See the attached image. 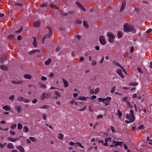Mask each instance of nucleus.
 Segmentation results:
<instances>
[{
  "label": "nucleus",
  "mask_w": 152,
  "mask_h": 152,
  "mask_svg": "<svg viewBox=\"0 0 152 152\" xmlns=\"http://www.w3.org/2000/svg\"><path fill=\"white\" fill-rule=\"evenodd\" d=\"M124 31L125 32H132L134 34H135L136 30L134 26L129 23H126L124 26Z\"/></svg>",
  "instance_id": "nucleus-1"
},
{
  "label": "nucleus",
  "mask_w": 152,
  "mask_h": 152,
  "mask_svg": "<svg viewBox=\"0 0 152 152\" xmlns=\"http://www.w3.org/2000/svg\"><path fill=\"white\" fill-rule=\"evenodd\" d=\"M126 118L128 120L125 121L127 123H129L133 122L135 120V117L133 111L132 110H130L129 114H127L126 115Z\"/></svg>",
  "instance_id": "nucleus-2"
},
{
  "label": "nucleus",
  "mask_w": 152,
  "mask_h": 152,
  "mask_svg": "<svg viewBox=\"0 0 152 152\" xmlns=\"http://www.w3.org/2000/svg\"><path fill=\"white\" fill-rule=\"evenodd\" d=\"M47 28L49 31V33L47 35L44 36L42 38V44L44 43L45 39L49 38L52 34L53 31L51 28L49 26H48L47 27Z\"/></svg>",
  "instance_id": "nucleus-3"
},
{
  "label": "nucleus",
  "mask_w": 152,
  "mask_h": 152,
  "mask_svg": "<svg viewBox=\"0 0 152 152\" xmlns=\"http://www.w3.org/2000/svg\"><path fill=\"white\" fill-rule=\"evenodd\" d=\"M51 96V95L49 94H47L45 92H43L41 95V100H44L49 99Z\"/></svg>",
  "instance_id": "nucleus-4"
},
{
  "label": "nucleus",
  "mask_w": 152,
  "mask_h": 152,
  "mask_svg": "<svg viewBox=\"0 0 152 152\" xmlns=\"http://www.w3.org/2000/svg\"><path fill=\"white\" fill-rule=\"evenodd\" d=\"M99 41L100 43L102 45L106 44V41L103 35H101L99 37Z\"/></svg>",
  "instance_id": "nucleus-5"
},
{
  "label": "nucleus",
  "mask_w": 152,
  "mask_h": 152,
  "mask_svg": "<svg viewBox=\"0 0 152 152\" xmlns=\"http://www.w3.org/2000/svg\"><path fill=\"white\" fill-rule=\"evenodd\" d=\"M117 73L122 78H124V75L122 73V70L121 69H118L116 70Z\"/></svg>",
  "instance_id": "nucleus-6"
},
{
  "label": "nucleus",
  "mask_w": 152,
  "mask_h": 152,
  "mask_svg": "<svg viewBox=\"0 0 152 152\" xmlns=\"http://www.w3.org/2000/svg\"><path fill=\"white\" fill-rule=\"evenodd\" d=\"M23 83V80H12V84H21Z\"/></svg>",
  "instance_id": "nucleus-7"
},
{
  "label": "nucleus",
  "mask_w": 152,
  "mask_h": 152,
  "mask_svg": "<svg viewBox=\"0 0 152 152\" xmlns=\"http://www.w3.org/2000/svg\"><path fill=\"white\" fill-rule=\"evenodd\" d=\"M76 4L83 11H86V9L83 7L82 4L78 1L76 2Z\"/></svg>",
  "instance_id": "nucleus-8"
},
{
  "label": "nucleus",
  "mask_w": 152,
  "mask_h": 152,
  "mask_svg": "<svg viewBox=\"0 0 152 152\" xmlns=\"http://www.w3.org/2000/svg\"><path fill=\"white\" fill-rule=\"evenodd\" d=\"M20 152H25V151L23 147L19 145L16 147Z\"/></svg>",
  "instance_id": "nucleus-9"
},
{
  "label": "nucleus",
  "mask_w": 152,
  "mask_h": 152,
  "mask_svg": "<svg viewBox=\"0 0 152 152\" xmlns=\"http://www.w3.org/2000/svg\"><path fill=\"white\" fill-rule=\"evenodd\" d=\"M126 2L125 1H124L122 2L120 10L121 11H122L124 10V8L126 5Z\"/></svg>",
  "instance_id": "nucleus-10"
},
{
  "label": "nucleus",
  "mask_w": 152,
  "mask_h": 152,
  "mask_svg": "<svg viewBox=\"0 0 152 152\" xmlns=\"http://www.w3.org/2000/svg\"><path fill=\"white\" fill-rule=\"evenodd\" d=\"M64 86L65 87H67L69 86V85L68 82L65 79H63L62 80Z\"/></svg>",
  "instance_id": "nucleus-11"
},
{
  "label": "nucleus",
  "mask_w": 152,
  "mask_h": 152,
  "mask_svg": "<svg viewBox=\"0 0 152 152\" xmlns=\"http://www.w3.org/2000/svg\"><path fill=\"white\" fill-rule=\"evenodd\" d=\"M41 22L39 20H37L34 22V26L37 28L39 27L40 24Z\"/></svg>",
  "instance_id": "nucleus-12"
},
{
  "label": "nucleus",
  "mask_w": 152,
  "mask_h": 152,
  "mask_svg": "<svg viewBox=\"0 0 152 152\" xmlns=\"http://www.w3.org/2000/svg\"><path fill=\"white\" fill-rule=\"evenodd\" d=\"M122 100L125 103H128L129 102V97L128 96H125L123 97Z\"/></svg>",
  "instance_id": "nucleus-13"
},
{
  "label": "nucleus",
  "mask_w": 152,
  "mask_h": 152,
  "mask_svg": "<svg viewBox=\"0 0 152 152\" xmlns=\"http://www.w3.org/2000/svg\"><path fill=\"white\" fill-rule=\"evenodd\" d=\"M8 148L10 149L14 148V146L12 143H10L7 145Z\"/></svg>",
  "instance_id": "nucleus-14"
},
{
  "label": "nucleus",
  "mask_w": 152,
  "mask_h": 152,
  "mask_svg": "<svg viewBox=\"0 0 152 152\" xmlns=\"http://www.w3.org/2000/svg\"><path fill=\"white\" fill-rule=\"evenodd\" d=\"M15 109L17 110L18 113H20L22 111V108L20 106H17L15 107Z\"/></svg>",
  "instance_id": "nucleus-15"
},
{
  "label": "nucleus",
  "mask_w": 152,
  "mask_h": 152,
  "mask_svg": "<svg viewBox=\"0 0 152 152\" xmlns=\"http://www.w3.org/2000/svg\"><path fill=\"white\" fill-rule=\"evenodd\" d=\"M2 108L6 111H9L10 110V107L7 105L4 106Z\"/></svg>",
  "instance_id": "nucleus-16"
},
{
  "label": "nucleus",
  "mask_w": 152,
  "mask_h": 152,
  "mask_svg": "<svg viewBox=\"0 0 152 152\" xmlns=\"http://www.w3.org/2000/svg\"><path fill=\"white\" fill-rule=\"evenodd\" d=\"M28 128L27 126H24L23 127V132H28Z\"/></svg>",
  "instance_id": "nucleus-17"
},
{
  "label": "nucleus",
  "mask_w": 152,
  "mask_h": 152,
  "mask_svg": "<svg viewBox=\"0 0 152 152\" xmlns=\"http://www.w3.org/2000/svg\"><path fill=\"white\" fill-rule=\"evenodd\" d=\"M0 68L3 70H7L8 69V67L6 65H1L0 66Z\"/></svg>",
  "instance_id": "nucleus-18"
},
{
  "label": "nucleus",
  "mask_w": 152,
  "mask_h": 152,
  "mask_svg": "<svg viewBox=\"0 0 152 152\" xmlns=\"http://www.w3.org/2000/svg\"><path fill=\"white\" fill-rule=\"evenodd\" d=\"M88 98H89V97H86L84 96H80L79 97V99L80 100H86Z\"/></svg>",
  "instance_id": "nucleus-19"
},
{
  "label": "nucleus",
  "mask_w": 152,
  "mask_h": 152,
  "mask_svg": "<svg viewBox=\"0 0 152 152\" xmlns=\"http://www.w3.org/2000/svg\"><path fill=\"white\" fill-rule=\"evenodd\" d=\"M50 6L51 7L54 8L55 9H58V8L57 6L53 3H50Z\"/></svg>",
  "instance_id": "nucleus-20"
},
{
  "label": "nucleus",
  "mask_w": 152,
  "mask_h": 152,
  "mask_svg": "<svg viewBox=\"0 0 152 152\" xmlns=\"http://www.w3.org/2000/svg\"><path fill=\"white\" fill-rule=\"evenodd\" d=\"M52 60L51 58H48L47 61H46L45 62V64L46 65H49L51 62Z\"/></svg>",
  "instance_id": "nucleus-21"
},
{
  "label": "nucleus",
  "mask_w": 152,
  "mask_h": 152,
  "mask_svg": "<svg viewBox=\"0 0 152 152\" xmlns=\"http://www.w3.org/2000/svg\"><path fill=\"white\" fill-rule=\"evenodd\" d=\"M24 77L25 78L30 79L31 78V76L29 74H26L24 75Z\"/></svg>",
  "instance_id": "nucleus-22"
},
{
  "label": "nucleus",
  "mask_w": 152,
  "mask_h": 152,
  "mask_svg": "<svg viewBox=\"0 0 152 152\" xmlns=\"http://www.w3.org/2000/svg\"><path fill=\"white\" fill-rule=\"evenodd\" d=\"M107 36H109V38H115V37L114 35L111 33H108Z\"/></svg>",
  "instance_id": "nucleus-23"
},
{
  "label": "nucleus",
  "mask_w": 152,
  "mask_h": 152,
  "mask_svg": "<svg viewBox=\"0 0 152 152\" xmlns=\"http://www.w3.org/2000/svg\"><path fill=\"white\" fill-rule=\"evenodd\" d=\"M7 139L9 140V141L12 142H15L16 141V139L14 138H12L11 137H7Z\"/></svg>",
  "instance_id": "nucleus-24"
},
{
  "label": "nucleus",
  "mask_w": 152,
  "mask_h": 152,
  "mask_svg": "<svg viewBox=\"0 0 152 152\" xmlns=\"http://www.w3.org/2000/svg\"><path fill=\"white\" fill-rule=\"evenodd\" d=\"M118 36L119 38H121L123 36L122 32L121 31H119L118 33Z\"/></svg>",
  "instance_id": "nucleus-25"
},
{
  "label": "nucleus",
  "mask_w": 152,
  "mask_h": 152,
  "mask_svg": "<svg viewBox=\"0 0 152 152\" xmlns=\"http://www.w3.org/2000/svg\"><path fill=\"white\" fill-rule=\"evenodd\" d=\"M58 135V138L60 140H63L64 138V135L61 133H59Z\"/></svg>",
  "instance_id": "nucleus-26"
},
{
  "label": "nucleus",
  "mask_w": 152,
  "mask_h": 152,
  "mask_svg": "<svg viewBox=\"0 0 152 152\" xmlns=\"http://www.w3.org/2000/svg\"><path fill=\"white\" fill-rule=\"evenodd\" d=\"M29 139L33 142H36L37 141V140L35 138L33 137H29Z\"/></svg>",
  "instance_id": "nucleus-27"
},
{
  "label": "nucleus",
  "mask_w": 152,
  "mask_h": 152,
  "mask_svg": "<svg viewBox=\"0 0 152 152\" xmlns=\"http://www.w3.org/2000/svg\"><path fill=\"white\" fill-rule=\"evenodd\" d=\"M105 101L107 102H108L110 103V101L111 99V98L110 97H107L106 98L104 99Z\"/></svg>",
  "instance_id": "nucleus-28"
},
{
  "label": "nucleus",
  "mask_w": 152,
  "mask_h": 152,
  "mask_svg": "<svg viewBox=\"0 0 152 152\" xmlns=\"http://www.w3.org/2000/svg\"><path fill=\"white\" fill-rule=\"evenodd\" d=\"M18 100L20 102H23L24 100V98L22 96H19L18 97Z\"/></svg>",
  "instance_id": "nucleus-29"
},
{
  "label": "nucleus",
  "mask_w": 152,
  "mask_h": 152,
  "mask_svg": "<svg viewBox=\"0 0 152 152\" xmlns=\"http://www.w3.org/2000/svg\"><path fill=\"white\" fill-rule=\"evenodd\" d=\"M23 29V27L21 26V27L18 30L16 31L15 32V33L16 34H18L20 32L22 31Z\"/></svg>",
  "instance_id": "nucleus-30"
},
{
  "label": "nucleus",
  "mask_w": 152,
  "mask_h": 152,
  "mask_svg": "<svg viewBox=\"0 0 152 152\" xmlns=\"http://www.w3.org/2000/svg\"><path fill=\"white\" fill-rule=\"evenodd\" d=\"M99 101L101 102H102L104 103H105L106 102H105L104 99H103L101 98H99L98 99Z\"/></svg>",
  "instance_id": "nucleus-31"
},
{
  "label": "nucleus",
  "mask_w": 152,
  "mask_h": 152,
  "mask_svg": "<svg viewBox=\"0 0 152 152\" xmlns=\"http://www.w3.org/2000/svg\"><path fill=\"white\" fill-rule=\"evenodd\" d=\"M83 25L86 28H88L89 25L86 23V22L84 21L83 22Z\"/></svg>",
  "instance_id": "nucleus-32"
},
{
  "label": "nucleus",
  "mask_w": 152,
  "mask_h": 152,
  "mask_svg": "<svg viewBox=\"0 0 152 152\" xmlns=\"http://www.w3.org/2000/svg\"><path fill=\"white\" fill-rule=\"evenodd\" d=\"M14 37V35L13 34H11L9 35L7 37L8 39L9 40H11L13 39Z\"/></svg>",
  "instance_id": "nucleus-33"
},
{
  "label": "nucleus",
  "mask_w": 152,
  "mask_h": 152,
  "mask_svg": "<svg viewBox=\"0 0 152 152\" xmlns=\"http://www.w3.org/2000/svg\"><path fill=\"white\" fill-rule=\"evenodd\" d=\"M23 128V126L22 125V124L19 123L18 124V128L19 130H21Z\"/></svg>",
  "instance_id": "nucleus-34"
},
{
  "label": "nucleus",
  "mask_w": 152,
  "mask_h": 152,
  "mask_svg": "<svg viewBox=\"0 0 152 152\" xmlns=\"http://www.w3.org/2000/svg\"><path fill=\"white\" fill-rule=\"evenodd\" d=\"M118 115L119 116V118H121L122 115V113L121 111L119 110H118Z\"/></svg>",
  "instance_id": "nucleus-35"
},
{
  "label": "nucleus",
  "mask_w": 152,
  "mask_h": 152,
  "mask_svg": "<svg viewBox=\"0 0 152 152\" xmlns=\"http://www.w3.org/2000/svg\"><path fill=\"white\" fill-rule=\"evenodd\" d=\"M34 40L33 42V45L34 46H37V39L35 37H34Z\"/></svg>",
  "instance_id": "nucleus-36"
},
{
  "label": "nucleus",
  "mask_w": 152,
  "mask_h": 152,
  "mask_svg": "<svg viewBox=\"0 0 152 152\" xmlns=\"http://www.w3.org/2000/svg\"><path fill=\"white\" fill-rule=\"evenodd\" d=\"M56 95L58 97L60 98L61 97V95L58 91H56L55 93Z\"/></svg>",
  "instance_id": "nucleus-37"
},
{
  "label": "nucleus",
  "mask_w": 152,
  "mask_h": 152,
  "mask_svg": "<svg viewBox=\"0 0 152 152\" xmlns=\"http://www.w3.org/2000/svg\"><path fill=\"white\" fill-rule=\"evenodd\" d=\"M113 143L115 147H116L118 145V144H117L116 141H114V140H113Z\"/></svg>",
  "instance_id": "nucleus-38"
},
{
  "label": "nucleus",
  "mask_w": 152,
  "mask_h": 152,
  "mask_svg": "<svg viewBox=\"0 0 152 152\" xmlns=\"http://www.w3.org/2000/svg\"><path fill=\"white\" fill-rule=\"evenodd\" d=\"M138 84L137 83H134L131 82L130 84L129 85L132 86H135L138 85Z\"/></svg>",
  "instance_id": "nucleus-39"
},
{
  "label": "nucleus",
  "mask_w": 152,
  "mask_h": 152,
  "mask_svg": "<svg viewBox=\"0 0 152 152\" xmlns=\"http://www.w3.org/2000/svg\"><path fill=\"white\" fill-rule=\"evenodd\" d=\"M99 88H97L95 89L94 91V94H97L99 91Z\"/></svg>",
  "instance_id": "nucleus-40"
},
{
  "label": "nucleus",
  "mask_w": 152,
  "mask_h": 152,
  "mask_svg": "<svg viewBox=\"0 0 152 152\" xmlns=\"http://www.w3.org/2000/svg\"><path fill=\"white\" fill-rule=\"evenodd\" d=\"M86 105L85 106L83 107V108H82V109H80L79 110V111H84V110H86Z\"/></svg>",
  "instance_id": "nucleus-41"
},
{
  "label": "nucleus",
  "mask_w": 152,
  "mask_h": 152,
  "mask_svg": "<svg viewBox=\"0 0 152 152\" xmlns=\"http://www.w3.org/2000/svg\"><path fill=\"white\" fill-rule=\"evenodd\" d=\"M75 144L77 145H78L79 147H81L82 148H84V147L83 146L81 145V144L80 142H77Z\"/></svg>",
  "instance_id": "nucleus-42"
},
{
  "label": "nucleus",
  "mask_w": 152,
  "mask_h": 152,
  "mask_svg": "<svg viewBox=\"0 0 152 152\" xmlns=\"http://www.w3.org/2000/svg\"><path fill=\"white\" fill-rule=\"evenodd\" d=\"M108 141V139L107 138H106L105 139V143H104L103 145L104 146H107V142Z\"/></svg>",
  "instance_id": "nucleus-43"
},
{
  "label": "nucleus",
  "mask_w": 152,
  "mask_h": 152,
  "mask_svg": "<svg viewBox=\"0 0 152 152\" xmlns=\"http://www.w3.org/2000/svg\"><path fill=\"white\" fill-rule=\"evenodd\" d=\"M114 39L115 38H109L108 39L109 42L111 43H113L114 41Z\"/></svg>",
  "instance_id": "nucleus-44"
},
{
  "label": "nucleus",
  "mask_w": 152,
  "mask_h": 152,
  "mask_svg": "<svg viewBox=\"0 0 152 152\" xmlns=\"http://www.w3.org/2000/svg\"><path fill=\"white\" fill-rule=\"evenodd\" d=\"M116 88L115 86H114L113 88L111 89V93H113L115 92V88Z\"/></svg>",
  "instance_id": "nucleus-45"
},
{
  "label": "nucleus",
  "mask_w": 152,
  "mask_h": 152,
  "mask_svg": "<svg viewBox=\"0 0 152 152\" xmlns=\"http://www.w3.org/2000/svg\"><path fill=\"white\" fill-rule=\"evenodd\" d=\"M17 127V124H12L11 126V128L12 129H15Z\"/></svg>",
  "instance_id": "nucleus-46"
},
{
  "label": "nucleus",
  "mask_w": 152,
  "mask_h": 152,
  "mask_svg": "<svg viewBox=\"0 0 152 152\" xmlns=\"http://www.w3.org/2000/svg\"><path fill=\"white\" fill-rule=\"evenodd\" d=\"M99 125V123L98 122H96L95 124L94 125V126L93 127V129H95L96 127L97 126H98Z\"/></svg>",
  "instance_id": "nucleus-47"
},
{
  "label": "nucleus",
  "mask_w": 152,
  "mask_h": 152,
  "mask_svg": "<svg viewBox=\"0 0 152 152\" xmlns=\"http://www.w3.org/2000/svg\"><path fill=\"white\" fill-rule=\"evenodd\" d=\"M92 62L91 63V65L93 66H95L97 64V63L96 62H94V61H92Z\"/></svg>",
  "instance_id": "nucleus-48"
},
{
  "label": "nucleus",
  "mask_w": 152,
  "mask_h": 152,
  "mask_svg": "<svg viewBox=\"0 0 152 152\" xmlns=\"http://www.w3.org/2000/svg\"><path fill=\"white\" fill-rule=\"evenodd\" d=\"M120 67L123 70V72L124 73V74H127V72L124 69V68L122 66H120Z\"/></svg>",
  "instance_id": "nucleus-49"
},
{
  "label": "nucleus",
  "mask_w": 152,
  "mask_h": 152,
  "mask_svg": "<svg viewBox=\"0 0 152 152\" xmlns=\"http://www.w3.org/2000/svg\"><path fill=\"white\" fill-rule=\"evenodd\" d=\"M48 6V4L47 3L42 4L41 5V7H47Z\"/></svg>",
  "instance_id": "nucleus-50"
},
{
  "label": "nucleus",
  "mask_w": 152,
  "mask_h": 152,
  "mask_svg": "<svg viewBox=\"0 0 152 152\" xmlns=\"http://www.w3.org/2000/svg\"><path fill=\"white\" fill-rule=\"evenodd\" d=\"M117 144H118V145H120L121 146L123 144V143L122 142L120 141H117L116 142Z\"/></svg>",
  "instance_id": "nucleus-51"
},
{
  "label": "nucleus",
  "mask_w": 152,
  "mask_h": 152,
  "mask_svg": "<svg viewBox=\"0 0 152 152\" xmlns=\"http://www.w3.org/2000/svg\"><path fill=\"white\" fill-rule=\"evenodd\" d=\"M48 107V106L47 105H45L43 106L40 107V108L42 109H46Z\"/></svg>",
  "instance_id": "nucleus-52"
},
{
  "label": "nucleus",
  "mask_w": 152,
  "mask_h": 152,
  "mask_svg": "<svg viewBox=\"0 0 152 152\" xmlns=\"http://www.w3.org/2000/svg\"><path fill=\"white\" fill-rule=\"evenodd\" d=\"M42 116L43 119L44 120H45L47 118L46 115L45 113H44L42 115Z\"/></svg>",
  "instance_id": "nucleus-53"
},
{
  "label": "nucleus",
  "mask_w": 152,
  "mask_h": 152,
  "mask_svg": "<svg viewBox=\"0 0 152 152\" xmlns=\"http://www.w3.org/2000/svg\"><path fill=\"white\" fill-rule=\"evenodd\" d=\"M103 117V115L102 114L99 115L97 116V118L98 119L100 118H102Z\"/></svg>",
  "instance_id": "nucleus-54"
},
{
  "label": "nucleus",
  "mask_w": 152,
  "mask_h": 152,
  "mask_svg": "<svg viewBox=\"0 0 152 152\" xmlns=\"http://www.w3.org/2000/svg\"><path fill=\"white\" fill-rule=\"evenodd\" d=\"M75 102L76 101L75 100H72L70 101V104L72 105H74V104H75Z\"/></svg>",
  "instance_id": "nucleus-55"
},
{
  "label": "nucleus",
  "mask_w": 152,
  "mask_h": 152,
  "mask_svg": "<svg viewBox=\"0 0 152 152\" xmlns=\"http://www.w3.org/2000/svg\"><path fill=\"white\" fill-rule=\"evenodd\" d=\"M111 130L112 131V132L113 133L115 132V130L114 129V127H113V126H111Z\"/></svg>",
  "instance_id": "nucleus-56"
},
{
  "label": "nucleus",
  "mask_w": 152,
  "mask_h": 152,
  "mask_svg": "<svg viewBox=\"0 0 152 152\" xmlns=\"http://www.w3.org/2000/svg\"><path fill=\"white\" fill-rule=\"evenodd\" d=\"M41 79L42 81H45L47 80V78L45 76H42L41 78Z\"/></svg>",
  "instance_id": "nucleus-57"
},
{
  "label": "nucleus",
  "mask_w": 152,
  "mask_h": 152,
  "mask_svg": "<svg viewBox=\"0 0 152 152\" xmlns=\"http://www.w3.org/2000/svg\"><path fill=\"white\" fill-rule=\"evenodd\" d=\"M152 31V29H149L146 31V33L147 34H150L151 32Z\"/></svg>",
  "instance_id": "nucleus-58"
},
{
  "label": "nucleus",
  "mask_w": 152,
  "mask_h": 152,
  "mask_svg": "<svg viewBox=\"0 0 152 152\" xmlns=\"http://www.w3.org/2000/svg\"><path fill=\"white\" fill-rule=\"evenodd\" d=\"M23 102L25 103H28L30 102V100L27 99H24Z\"/></svg>",
  "instance_id": "nucleus-59"
},
{
  "label": "nucleus",
  "mask_w": 152,
  "mask_h": 152,
  "mask_svg": "<svg viewBox=\"0 0 152 152\" xmlns=\"http://www.w3.org/2000/svg\"><path fill=\"white\" fill-rule=\"evenodd\" d=\"M68 15V13L67 12H62L61 13V15L64 16H66Z\"/></svg>",
  "instance_id": "nucleus-60"
},
{
  "label": "nucleus",
  "mask_w": 152,
  "mask_h": 152,
  "mask_svg": "<svg viewBox=\"0 0 152 152\" xmlns=\"http://www.w3.org/2000/svg\"><path fill=\"white\" fill-rule=\"evenodd\" d=\"M54 74L52 72H50L49 75V76L50 77H53L54 76Z\"/></svg>",
  "instance_id": "nucleus-61"
},
{
  "label": "nucleus",
  "mask_w": 152,
  "mask_h": 152,
  "mask_svg": "<svg viewBox=\"0 0 152 152\" xmlns=\"http://www.w3.org/2000/svg\"><path fill=\"white\" fill-rule=\"evenodd\" d=\"M137 71L140 73H142V71L140 67H138L137 69Z\"/></svg>",
  "instance_id": "nucleus-62"
},
{
  "label": "nucleus",
  "mask_w": 152,
  "mask_h": 152,
  "mask_svg": "<svg viewBox=\"0 0 152 152\" xmlns=\"http://www.w3.org/2000/svg\"><path fill=\"white\" fill-rule=\"evenodd\" d=\"M10 133L11 135H14L15 134V132L12 131H10Z\"/></svg>",
  "instance_id": "nucleus-63"
},
{
  "label": "nucleus",
  "mask_w": 152,
  "mask_h": 152,
  "mask_svg": "<svg viewBox=\"0 0 152 152\" xmlns=\"http://www.w3.org/2000/svg\"><path fill=\"white\" fill-rule=\"evenodd\" d=\"M40 88H45L46 87V86L45 84H42L40 85Z\"/></svg>",
  "instance_id": "nucleus-64"
}]
</instances>
